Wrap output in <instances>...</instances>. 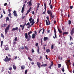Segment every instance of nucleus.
Masks as SVG:
<instances>
[{
	"instance_id": "1",
	"label": "nucleus",
	"mask_w": 74,
	"mask_h": 74,
	"mask_svg": "<svg viewBox=\"0 0 74 74\" xmlns=\"http://www.w3.org/2000/svg\"><path fill=\"white\" fill-rule=\"evenodd\" d=\"M10 27V25H9L8 27L6 28L5 30V34H6L8 33V30H9V29Z\"/></svg>"
},
{
	"instance_id": "2",
	"label": "nucleus",
	"mask_w": 74,
	"mask_h": 74,
	"mask_svg": "<svg viewBox=\"0 0 74 74\" xmlns=\"http://www.w3.org/2000/svg\"><path fill=\"white\" fill-rule=\"evenodd\" d=\"M34 32V34H33L32 35V38L33 39L35 38L36 35H37V33L36 31H35Z\"/></svg>"
},
{
	"instance_id": "3",
	"label": "nucleus",
	"mask_w": 74,
	"mask_h": 74,
	"mask_svg": "<svg viewBox=\"0 0 74 74\" xmlns=\"http://www.w3.org/2000/svg\"><path fill=\"white\" fill-rule=\"evenodd\" d=\"M51 22V21H50L48 20H48H46V25H50V23Z\"/></svg>"
},
{
	"instance_id": "4",
	"label": "nucleus",
	"mask_w": 74,
	"mask_h": 74,
	"mask_svg": "<svg viewBox=\"0 0 74 74\" xmlns=\"http://www.w3.org/2000/svg\"><path fill=\"white\" fill-rule=\"evenodd\" d=\"M13 14H14V16H18V15H17V14H16V11H14L13 12Z\"/></svg>"
},
{
	"instance_id": "5",
	"label": "nucleus",
	"mask_w": 74,
	"mask_h": 74,
	"mask_svg": "<svg viewBox=\"0 0 74 74\" xmlns=\"http://www.w3.org/2000/svg\"><path fill=\"white\" fill-rule=\"evenodd\" d=\"M36 63L37 66H38V67H39V68H40H40H41V66H40L41 63L39 62H37Z\"/></svg>"
},
{
	"instance_id": "6",
	"label": "nucleus",
	"mask_w": 74,
	"mask_h": 74,
	"mask_svg": "<svg viewBox=\"0 0 74 74\" xmlns=\"http://www.w3.org/2000/svg\"><path fill=\"white\" fill-rule=\"evenodd\" d=\"M74 28H73L72 29V30H71V32H70V33L71 34L72 36H73V34H74Z\"/></svg>"
},
{
	"instance_id": "7",
	"label": "nucleus",
	"mask_w": 74,
	"mask_h": 74,
	"mask_svg": "<svg viewBox=\"0 0 74 74\" xmlns=\"http://www.w3.org/2000/svg\"><path fill=\"white\" fill-rule=\"evenodd\" d=\"M27 3H28L29 6H32V1L30 0L29 2H27Z\"/></svg>"
},
{
	"instance_id": "8",
	"label": "nucleus",
	"mask_w": 74,
	"mask_h": 74,
	"mask_svg": "<svg viewBox=\"0 0 74 74\" xmlns=\"http://www.w3.org/2000/svg\"><path fill=\"white\" fill-rule=\"evenodd\" d=\"M25 38L27 40V41L28 40V35H27V33H25Z\"/></svg>"
},
{
	"instance_id": "9",
	"label": "nucleus",
	"mask_w": 74,
	"mask_h": 74,
	"mask_svg": "<svg viewBox=\"0 0 74 74\" xmlns=\"http://www.w3.org/2000/svg\"><path fill=\"white\" fill-rule=\"evenodd\" d=\"M18 30V27H16V28H13L12 30V31H15V30Z\"/></svg>"
},
{
	"instance_id": "10",
	"label": "nucleus",
	"mask_w": 74,
	"mask_h": 74,
	"mask_svg": "<svg viewBox=\"0 0 74 74\" xmlns=\"http://www.w3.org/2000/svg\"><path fill=\"white\" fill-rule=\"evenodd\" d=\"M29 21L30 22V23H32L34 21V19L32 20V19H29Z\"/></svg>"
},
{
	"instance_id": "11",
	"label": "nucleus",
	"mask_w": 74,
	"mask_h": 74,
	"mask_svg": "<svg viewBox=\"0 0 74 74\" xmlns=\"http://www.w3.org/2000/svg\"><path fill=\"white\" fill-rule=\"evenodd\" d=\"M28 35V38L27 41H29V40H30V39L32 38V36L30 35Z\"/></svg>"
},
{
	"instance_id": "12",
	"label": "nucleus",
	"mask_w": 74,
	"mask_h": 74,
	"mask_svg": "<svg viewBox=\"0 0 74 74\" xmlns=\"http://www.w3.org/2000/svg\"><path fill=\"white\" fill-rule=\"evenodd\" d=\"M48 37H44V41H46L47 40H48Z\"/></svg>"
},
{
	"instance_id": "13",
	"label": "nucleus",
	"mask_w": 74,
	"mask_h": 74,
	"mask_svg": "<svg viewBox=\"0 0 74 74\" xmlns=\"http://www.w3.org/2000/svg\"><path fill=\"white\" fill-rule=\"evenodd\" d=\"M13 67L14 70H16V68L15 64H14L13 65Z\"/></svg>"
},
{
	"instance_id": "14",
	"label": "nucleus",
	"mask_w": 74,
	"mask_h": 74,
	"mask_svg": "<svg viewBox=\"0 0 74 74\" xmlns=\"http://www.w3.org/2000/svg\"><path fill=\"white\" fill-rule=\"evenodd\" d=\"M47 13L48 14H52V11H50L49 10H48L47 11Z\"/></svg>"
},
{
	"instance_id": "15",
	"label": "nucleus",
	"mask_w": 74,
	"mask_h": 74,
	"mask_svg": "<svg viewBox=\"0 0 74 74\" xmlns=\"http://www.w3.org/2000/svg\"><path fill=\"white\" fill-rule=\"evenodd\" d=\"M21 69L23 70V69H25V66L24 65H22L21 66Z\"/></svg>"
},
{
	"instance_id": "16",
	"label": "nucleus",
	"mask_w": 74,
	"mask_h": 74,
	"mask_svg": "<svg viewBox=\"0 0 74 74\" xmlns=\"http://www.w3.org/2000/svg\"><path fill=\"white\" fill-rule=\"evenodd\" d=\"M39 50H40V48H39V47H38V49L37 50V52L38 53V54H40V52L39 51Z\"/></svg>"
},
{
	"instance_id": "17",
	"label": "nucleus",
	"mask_w": 74,
	"mask_h": 74,
	"mask_svg": "<svg viewBox=\"0 0 74 74\" xmlns=\"http://www.w3.org/2000/svg\"><path fill=\"white\" fill-rule=\"evenodd\" d=\"M69 34V32H63V33L62 34V35L63 36H64V34L67 35V34Z\"/></svg>"
},
{
	"instance_id": "18",
	"label": "nucleus",
	"mask_w": 74,
	"mask_h": 74,
	"mask_svg": "<svg viewBox=\"0 0 74 74\" xmlns=\"http://www.w3.org/2000/svg\"><path fill=\"white\" fill-rule=\"evenodd\" d=\"M24 10H25V8L22 7L21 10L22 13H23V12H24Z\"/></svg>"
},
{
	"instance_id": "19",
	"label": "nucleus",
	"mask_w": 74,
	"mask_h": 74,
	"mask_svg": "<svg viewBox=\"0 0 74 74\" xmlns=\"http://www.w3.org/2000/svg\"><path fill=\"white\" fill-rule=\"evenodd\" d=\"M8 60V56H6V58L4 59L5 62H7Z\"/></svg>"
},
{
	"instance_id": "20",
	"label": "nucleus",
	"mask_w": 74,
	"mask_h": 74,
	"mask_svg": "<svg viewBox=\"0 0 74 74\" xmlns=\"http://www.w3.org/2000/svg\"><path fill=\"white\" fill-rule=\"evenodd\" d=\"M44 6H45V11H46V10H47V5H46V4L45 3H44Z\"/></svg>"
},
{
	"instance_id": "21",
	"label": "nucleus",
	"mask_w": 74,
	"mask_h": 74,
	"mask_svg": "<svg viewBox=\"0 0 74 74\" xmlns=\"http://www.w3.org/2000/svg\"><path fill=\"white\" fill-rule=\"evenodd\" d=\"M47 66V64H43L42 65H41V67H45L46 66Z\"/></svg>"
},
{
	"instance_id": "22",
	"label": "nucleus",
	"mask_w": 74,
	"mask_h": 74,
	"mask_svg": "<svg viewBox=\"0 0 74 74\" xmlns=\"http://www.w3.org/2000/svg\"><path fill=\"white\" fill-rule=\"evenodd\" d=\"M46 52H47V53H49V52H50V50H49V49H47L46 50Z\"/></svg>"
},
{
	"instance_id": "23",
	"label": "nucleus",
	"mask_w": 74,
	"mask_h": 74,
	"mask_svg": "<svg viewBox=\"0 0 74 74\" xmlns=\"http://www.w3.org/2000/svg\"><path fill=\"white\" fill-rule=\"evenodd\" d=\"M50 16L51 18H53L54 17V15H52V14L51 13V14H50Z\"/></svg>"
},
{
	"instance_id": "24",
	"label": "nucleus",
	"mask_w": 74,
	"mask_h": 74,
	"mask_svg": "<svg viewBox=\"0 0 74 74\" xmlns=\"http://www.w3.org/2000/svg\"><path fill=\"white\" fill-rule=\"evenodd\" d=\"M6 26H7V24H4L2 26L3 27H6Z\"/></svg>"
},
{
	"instance_id": "25",
	"label": "nucleus",
	"mask_w": 74,
	"mask_h": 74,
	"mask_svg": "<svg viewBox=\"0 0 74 74\" xmlns=\"http://www.w3.org/2000/svg\"><path fill=\"white\" fill-rule=\"evenodd\" d=\"M40 4L39 3H37V10H38V8L39 7V6H40Z\"/></svg>"
},
{
	"instance_id": "26",
	"label": "nucleus",
	"mask_w": 74,
	"mask_h": 74,
	"mask_svg": "<svg viewBox=\"0 0 74 74\" xmlns=\"http://www.w3.org/2000/svg\"><path fill=\"white\" fill-rule=\"evenodd\" d=\"M58 32L60 33H62V30L61 29H58Z\"/></svg>"
},
{
	"instance_id": "27",
	"label": "nucleus",
	"mask_w": 74,
	"mask_h": 74,
	"mask_svg": "<svg viewBox=\"0 0 74 74\" xmlns=\"http://www.w3.org/2000/svg\"><path fill=\"white\" fill-rule=\"evenodd\" d=\"M8 16H9V17H10V18H12V17H11V13H9L8 14Z\"/></svg>"
},
{
	"instance_id": "28",
	"label": "nucleus",
	"mask_w": 74,
	"mask_h": 74,
	"mask_svg": "<svg viewBox=\"0 0 74 74\" xmlns=\"http://www.w3.org/2000/svg\"><path fill=\"white\" fill-rule=\"evenodd\" d=\"M30 12V10H27V12L25 14L26 15H27V14H28Z\"/></svg>"
},
{
	"instance_id": "29",
	"label": "nucleus",
	"mask_w": 74,
	"mask_h": 74,
	"mask_svg": "<svg viewBox=\"0 0 74 74\" xmlns=\"http://www.w3.org/2000/svg\"><path fill=\"white\" fill-rule=\"evenodd\" d=\"M8 49H9V48L7 47L5 48V51H7L8 50Z\"/></svg>"
},
{
	"instance_id": "30",
	"label": "nucleus",
	"mask_w": 74,
	"mask_h": 74,
	"mask_svg": "<svg viewBox=\"0 0 74 74\" xmlns=\"http://www.w3.org/2000/svg\"><path fill=\"white\" fill-rule=\"evenodd\" d=\"M50 5V8L51 9H52V8H53V6H52V5L50 4V5Z\"/></svg>"
},
{
	"instance_id": "31",
	"label": "nucleus",
	"mask_w": 74,
	"mask_h": 74,
	"mask_svg": "<svg viewBox=\"0 0 74 74\" xmlns=\"http://www.w3.org/2000/svg\"><path fill=\"white\" fill-rule=\"evenodd\" d=\"M32 32L30 31L28 33V35H30V34H32Z\"/></svg>"
},
{
	"instance_id": "32",
	"label": "nucleus",
	"mask_w": 74,
	"mask_h": 74,
	"mask_svg": "<svg viewBox=\"0 0 74 74\" xmlns=\"http://www.w3.org/2000/svg\"><path fill=\"white\" fill-rule=\"evenodd\" d=\"M1 37H2L3 38H4V36L3 34H1Z\"/></svg>"
},
{
	"instance_id": "33",
	"label": "nucleus",
	"mask_w": 74,
	"mask_h": 74,
	"mask_svg": "<svg viewBox=\"0 0 74 74\" xmlns=\"http://www.w3.org/2000/svg\"><path fill=\"white\" fill-rule=\"evenodd\" d=\"M70 24H71V21L70 20H69V24L70 25Z\"/></svg>"
},
{
	"instance_id": "34",
	"label": "nucleus",
	"mask_w": 74,
	"mask_h": 74,
	"mask_svg": "<svg viewBox=\"0 0 74 74\" xmlns=\"http://www.w3.org/2000/svg\"><path fill=\"white\" fill-rule=\"evenodd\" d=\"M61 64H58V68H60V67H61Z\"/></svg>"
},
{
	"instance_id": "35",
	"label": "nucleus",
	"mask_w": 74,
	"mask_h": 74,
	"mask_svg": "<svg viewBox=\"0 0 74 74\" xmlns=\"http://www.w3.org/2000/svg\"><path fill=\"white\" fill-rule=\"evenodd\" d=\"M28 58L30 61H32V60H33L30 58V57H28Z\"/></svg>"
},
{
	"instance_id": "36",
	"label": "nucleus",
	"mask_w": 74,
	"mask_h": 74,
	"mask_svg": "<svg viewBox=\"0 0 74 74\" xmlns=\"http://www.w3.org/2000/svg\"><path fill=\"white\" fill-rule=\"evenodd\" d=\"M42 30H43V31L42 32V34H44V31H45V29L44 28H42Z\"/></svg>"
},
{
	"instance_id": "37",
	"label": "nucleus",
	"mask_w": 74,
	"mask_h": 74,
	"mask_svg": "<svg viewBox=\"0 0 74 74\" xmlns=\"http://www.w3.org/2000/svg\"><path fill=\"white\" fill-rule=\"evenodd\" d=\"M51 64L50 65V67H52V66L53 65V62H51Z\"/></svg>"
},
{
	"instance_id": "38",
	"label": "nucleus",
	"mask_w": 74,
	"mask_h": 74,
	"mask_svg": "<svg viewBox=\"0 0 74 74\" xmlns=\"http://www.w3.org/2000/svg\"><path fill=\"white\" fill-rule=\"evenodd\" d=\"M8 69L9 70H12V67L11 66H10V67L9 69Z\"/></svg>"
},
{
	"instance_id": "39",
	"label": "nucleus",
	"mask_w": 74,
	"mask_h": 74,
	"mask_svg": "<svg viewBox=\"0 0 74 74\" xmlns=\"http://www.w3.org/2000/svg\"><path fill=\"white\" fill-rule=\"evenodd\" d=\"M29 25H30V23L28 22L26 26L27 27V26H29Z\"/></svg>"
},
{
	"instance_id": "40",
	"label": "nucleus",
	"mask_w": 74,
	"mask_h": 74,
	"mask_svg": "<svg viewBox=\"0 0 74 74\" xmlns=\"http://www.w3.org/2000/svg\"><path fill=\"white\" fill-rule=\"evenodd\" d=\"M32 53H34V49H32Z\"/></svg>"
},
{
	"instance_id": "41",
	"label": "nucleus",
	"mask_w": 74,
	"mask_h": 74,
	"mask_svg": "<svg viewBox=\"0 0 74 74\" xmlns=\"http://www.w3.org/2000/svg\"><path fill=\"white\" fill-rule=\"evenodd\" d=\"M17 39L18 38H17V37H16L14 39V41H17Z\"/></svg>"
},
{
	"instance_id": "42",
	"label": "nucleus",
	"mask_w": 74,
	"mask_h": 74,
	"mask_svg": "<svg viewBox=\"0 0 74 74\" xmlns=\"http://www.w3.org/2000/svg\"><path fill=\"white\" fill-rule=\"evenodd\" d=\"M32 25H29V26L27 27V28L28 29H29V28L30 27H32Z\"/></svg>"
},
{
	"instance_id": "43",
	"label": "nucleus",
	"mask_w": 74,
	"mask_h": 74,
	"mask_svg": "<svg viewBox=\"0 0 74 74\" xmlns=\"http://www.w3.org/2000/svg\"><path fill=\"white\" fill-rule=\"evenodd\" d=\"M3 41H1V47H2V45H3Z\"/></svg>"
},
{
	"instance_id": "44",
	"label": "nucleus",
	"mask_w": 74,
	"mask_h": 74,
	"mask_svg": "<svg viewBox=\"0 0 74 74\" xmlns=\"http://www.w3.org/2000/svg\"><path fill=\"white\" fill-rule=\"evenodd\" d=\"M11 59V58H9L8 59L7 62H9V61H10Z\"/></svg>"
},
{
	"instance_id": "45",
	"label": "nucleus",
	"mask_w": 74,
	"mask_h": 74,
	"mask_svg": "<svg viewBox=\"0 0 74 74\" xmlns=\"http://www.w3.org/2000/svg\"><path fill=\"white\" fill-rule=\"evenodd\" d=\"M27 70H26L25 71V74H27Z\"/></svg>"
},
{
	"instance_id": "46",
	"label": "nucleus",
	"mask_w": 74,
	"mask_h": 74,
	"mask_svg": "<svg viewBox=\"0 0 74 74\" xmlns=\"http://www.w3.org/2000/svg\"><path fill=\"white\" fill-rule=\"evenodd\" d=\"M38 22H39V19H37V22L36 23L37 24V23H38Z\"/></svg>"
},
{
	"instance_id": "47",
	"label": "nucleus",
	"mask_w": 74,
	"mask_h": 74,
	"mask_svg": "<svg viewBox=\"0 0 74 74\" xmlns=\"http://www.w3.org/2000/svg\"><path fill=\"white\" fill-rule=\"evenodd\" d=\"M72 40V37L71 36H70V41H71V40Z\"/></svg>"
},
{
	"instance_id": "48",
	"label": "nucleus",
	"mask_w": 74,
	"mask_h": 74,
	"mask_svg": "<svg viewBox=\"0 0 74 74\" xmlns=\"http://www.w3.org/2000/svg\"><path fill=\"white\" fill-rule=\"evenodd\" d=\"M38 43H36L35 45L36 47H38Z\"/></svg>"
},
{
	"instance_id": "49",
	"label": "nucleus",
	"mask_w": 74,
	"mask_h": 74,
	"mask_svg": "<svg viewBox=\"0 0 74 74\" xmlns=\"http://www.w3.org/2000/svg\"><path fill=\"white\" fill-rule=\"evenodd\" d=\"M51 49H53V45H51Z\"/></svg>"
},
{
	"instance_id": "50",
	"label": "nucleus",
	"mask_w": 74,
	"mask_h": 74,
	"mask_svg": "<svg viewBox=\"0 0 74 74\" xmlns=\"http://www.w3.org/2000/svg\"><path fill=\"white\" fill-rule=\"evenodd\" d=\"M56 38H57V36L56 35V34H54Z\"/></svg>"
},
{
	"instance_id": "51",
	"label": "nucleus",
	"mask_w": 74,
	"mask_h": 74,
	"mask_svg": "<svg viewBox=\"0 0 74 74\" xmlns=\"http://www.w3.org/2000/svg\"><path fill=\"white\" fill-rule=\"evenodd\" d=\"M3 13L4 14H5V11H4V9L3 10Z\"/></svg>"
},
{
	"instance_id": "52",
	"label": "nucleus",
	"mask_w": 74,
	"mask_h": 74,
	"mask_svg": "<svg viewBox=\"0 0 74 74\" xmlns=\"http://www.w3.org/2000/svg\"><path fill=\"white\" fill-rule=\"evenodd\" d=\"M8 11L9 12V13H10V12H11V10L10 9H9L8 10Z\"/></svg>"
},
{
	"instance_id": "53",
	"label": "nucleus",
	"mask_w": 74,
	"mask_h": 74,
	"mask_svg": "<svg viewBox=\"0 0 74 74\" xmlns=\"http://www.w3.org/2000/svg\"><path fill=\"white\" fill-rule=\"evenodd\" d=\"M7 4V3H5L4 4V6H6V5Z\"/></svg>"
},
{
	"instance_id": "54",
	"label": "nucleus",
	"mask_w": 74,
	"mask_h": 74,
	"mask_svg": "<svg viewBox=\"0 0 74 74\" xmlns=\"http://www.w3.org/2000/svg\"><path fill=\"white\" fill-rule=\"evenodd\" d=\"M62 71H63V72H64V69L63 68V69H62Z\"/></svg>"
},
{
	"instance_id": "55",
	"label": "nucleus",
	"mask_w": 74,
	"mask_h": 74,
	"mask_svg": "<svg viewBox=\"0 0 74 74\" xmlns=\"http://www.w3.org/2000/svg\"><path fill=\"white\" fill-rule=\"evenodd\" d=\"M51 0H50V3H49V5H51Z\"/></svg>"
},
{
	"instance_id": "56",
	"label": "nucleus",
	"mask_w": 74,
	"mask_h": 74,
	"mask_svg": "<svg viewBox=\"0 0 74 74\" xmlns=\"http://www.w3.org/2000/svg\"><path fill=\"white\" fill-rule=\"evenodd\" d=\"M46 59H48V56L47 55H46Z\"/></svg>"
},
{
	"instance_id": "57",
	"label": "nucleus",
	"mask_w": 74,
	"mask_h": 74,
	"mask_svg": "<svg viewBox=\"0 0 74 74\" xmlns=\"http://www.w3.org/2000/svg\"><path fill=\"white\" fill-rule=\"evenodd\" d=\"M25 47L26 49H27V50H28V48H27V47H26L25 46Z\"/></svg>"
},
{
	"instance_id": "58",
	"label": "nucleus",
	"mask_w": 74,
	"mask_h": 74,
	"mask_svg": "<svg viewBox=\"0 0 74 74\" xmlns=\"http://www.w3.org/2000/svg\"><path fill=\"white\" fill-rule=\"evenodd\" d=\"M32 23V24H31L32 26H33V25L34 24V22L32 23Z\"/></svg>"
},
{
	"instance_id": "59",
	"label": "nucleus",
	"mask_w": 74,
	"mask_h": 74,
	"mask_svg": "<svg viewBox=\"0 0 74 74\" xmlns=\"http://www.w3.org/2000/svg\"><path fill=\"white\" fill-rule=\"evenodd\" d=\"M32 23V24H31L32 26H33V25L34 24V22L32 23Z\"/></svg>"
},
{
	"instance_id": "60",
	"label": "nucleus",
	"mask_w": 74,
	"mask_h": 74,
	"mask_svg": "<svg viewBox=\"0 0 74 74\" xmlns=\"http://www.w3.org/2000/svg\"><path fill=\"white\" fill-rule=\"evenodd\" d=\"M74 43L73 42H71V44H69V45H72V44H73Z\"/></svg>"
},
{
	"instance_id": "61",
	"label": "nucleus",
	"mask_w": 74,
	"mask_h": 74,
	"mask_svg": "<svg viewBox=\"0 0 74 74\" xmlns=\"http://www.w3.org/2000/svg\"><path fill=\"white\" fill-rule=\"evenodd\" d=\"M20 26L22 28V27H23V25H20Z\"/></svg>"
},
{
	"instance_id": "62",
	"label": "nucleus",
	"mask_w": 74,
	"mask_h": 74,
	"mask_svg": "<svg viewBox=\"0 0 74 74\" xmlns=\"http://www.w3.org/2000/svg\"><path fill=\"white\" fill-rule=\"evenodd\" d=\"M56 23V21H55V20H54V24H55V23Z\"/></svg>"
},
{
	"instance_id": "63",
	"label": "nucleus",
	"mask_w": 74,
	"mask_h": 74,
	"mask_svg": "<svg viewBox=\"0 0 74 74\" xmlns=\"http://www.w3.org/2000/svg\"><path fill=\"white\" fill-rule=\"evenodd\" d=\"M42 30V29H40L39 30V32H38L39 33H40V32H41V30Z\"/></svg>"
},
{
	"instance_id": "64",
	"label": "nucleus",
	"mask_w": 74,
	"mask_h": 74,
	"mask_svg": "<svg viewBox=\"0 0 74 74\" xmlns=\"http://www.w3.org/2000/svg\"><path fill=\"white\" fill-rule=\"evenodd\" d=\"M73 6H70V9H72V8H73Z\"/></svg>"
}]
</instances>
